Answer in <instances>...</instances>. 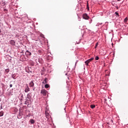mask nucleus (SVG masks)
Instances as JSON below:
<instances>
[{
  "mask_svg": "<svg viewBox=\"0 0 128 128\" xmlns=\"http://www.w3.org/2000/svg\"><path fill=\"white\" fill-rule=\"evenodd\" d=\"M30 98H31L30 95L28 94L27 95V98H26V101L25 102L26 104H29L30 103L28 102H30Z\"/></svg>",
  "mask_w": 128,
  "mask_h": 128,
  "instance_id": "nucleus-1",
  "label": "nucleus"
},
{
  "mask_svg": "<svg viewBox=\"0 0 128 128\" xmlns=\"http://www.w3.org/2000/svg\"><path fill=\"white\" fill-rule=\"evenodd\" d=\"M94 58H92L90 59H88V60H86L84 63L86 64V66H88V64H90V62H92V60H94Z\"/></svg>",
  "mask_w": 128,
  "mask_h": 128,
  "instance_id": "nucleus-2",
  "label": "nucleus"
},
{
  "mask_svg": "<svg viewBox=\"0 0 128 128\" xmlns=\"http://www.w3.org/2000/svg\"><path fill=\"white\" fill-rule=\"evenodd\" d=\"M40 92L41 94H43V96H46V93L48 92V91H46V90H41Z\"/></svg>",
  "mask_w": 128,
  "mask_h": 128,
  "instance_id": "nucleus-3",
  "label": "nucleus"
},
{
  "mask_svg": "<svg viewBox=\"0 0 128 128\" xmlns=\"http://www.w3.org/2000/svg\"><path fill=\"white\" fill-rule=\"evenodd\" d=\"M30 88H34V80L30 81V82L29 84Z\"/></svg>",
  "mask_w": 128,
  "mask_h": 128,
  "instance_id": "nucleus-4",
  "label": "nucleus"
},
{
  "mask_svg": "<svg viewBox=\"0 0 128 128\" xmlns=\"http://www.w3.org/2000/svg\"><path fill=\"white\" fill-rule=\"evenodd\" d=\"M45 115H46V118H48V119L50 118V114H48V112L46 111L45 112Z\"/></svg>",
  "mask_w": 128,
  "mask_h": 128,
  "instance_id": "nucleus-5",
  "label": "nucleus"
},
{
  "mask_svg": "<svg viewBox=\"0 0 128 128\" xmlns=\"http://www.w3.org/2000/svg\"><path fill=\"white\" fill-rule=\"evenodd\" d=\"M83 18L84 20H88V14H84Z\"/></svg>",
  "mask_w": 128,
  "mask_h": 128,
  "instance_id": "nucleus-6",
  "label": "nucleus"
},
{
  "mask_svg": "<svg viewBox=\"0 0 128 128\" xmlns=\"http://www.w3.org/2000/svg\"><path fill=\"white\" fill-rule=\"evenodd\" d=\"M48 82V79L47 78H46L44 80V81L42 82V84H47Z\"/></svg>",
  "mask_w": 128,
  "mask_h": 128,
  "instance_id": "nucleus-7",
  "label": "nucleus"
},
{
  "mask_svg": "<svg viewBox=\"0 0 128 128\" xmlns=\"http://www.w3.org/2000/svg\"><path fill=\"white\" fill-rule=\"evenodd\" d=\"M10 44H12V46H14L16 44V42H14V40H11L10 41Z\"/></svg>",
  "mask_w": 128,
  "mask_h": 128,
  "instance_id": "nucleus-8",
  "label": "nucleus"
},
{
  "mask_svg": "<svg viewBox=\"0 0 128 128\" xmlns=\"http://www.w3.org/2000/svg\"><path fill=\"white\" fill-rule=\"evenodd\" d=\"M26 54L27 56H32V52H29L28 50H26Z\"/></svg>",
  "mask_w": 128,
  "mask_h": 128,
  "instance_id": "nucleus-9",
  "label": "nucleus"
},
{
  "mask_svg": "<svg viewBox=\"0 0 128 128\" xmlns=\"http://www.w3.org/2000/svg\"><path fill=\"white\" fill-rule=\"evenodd\" d=\"M25 92H30V88H28V86L24 90Z\"/></svg>",
  "mask_w": 128,
  "mask_h": 128,
  "instance_id": "nucleus-10",
  "label": "nucleus"
},
{
  "mask_svg": "<svg viewBox=\"0 0 128 128\" xmlns=\"http://www.w3.org/2000/svg\"><path fill=\"white\" fill-rule=\"evenodd\" d=\"M86 9L88 10H90V6H88V2H87Z\"/></svg>",
  "mask_w": 128,
  "mask_h": 128,
  "instance_id": "nucleus-11",
  "label": "nucleus"
},
{
  "mask_svg": "<svg viewBox=\"0 0 128 128\" xmlns=\"http://www.w3.org/2000/svg\"><path fill=\"white\" fill-rule=\"evenodd\" d=\"M90 107L92 109H94V108H96V105H94V104L90 105Z\"/></svg>",
  "mask_w": 128,
  "mask_h": 128,
  "instance_id": "nucleus-12",
  "label": "nucleus"
},
{
  "mask_svg": "<svg viewBox=\"0 0 128 128\" xmlns=\"http://www.w3.org/2000/svg\"><path fill=\"white\" fill-rule=\"evenodd\" d=\"M4 116V112L3 111L0 112V116Z\"/></svg>",
  "mask_w": 128,
  "mask_h": 128,
  "instance_id": "nucleus-13",
  "label": "nucleus"
},
{
  "mask_svg": "<svg viewBox=\"0 0 128 128\" xmlns=\"http://www.w3.org/2000/svg\"><path fill=\"white\" fill-rule=\"evenodd\" d=\"M30 122L31 124H34V119H31V120H30Z\"/></svg>",
  "mask_w": 128,
  "mask_h": 128,
  "instance_id": "nucleus-14",
  "label": "nucleus"
},
{
  "mask_svg": "<svg viewBox=\"0 0 128 128\" xmlns=\"http://www.w3.org/2000/svg\"><path fill=\"white\" fill-rule=\"evenodd\" d=\"M49 87H50V85L48 84H45L46 88H48Z\"/></svg>",
  "mask_w": 128,
  "mask_h": 128,
  "instance_id": "nucleus-15",
  "label": "nucleus"
},
{
  "mask_svg": "<svg viewBox=\"0 0 128 128\" xmlns=\"http://www.w3.org/2000/svg\"><path fill=\"white\" fill-rule=\"evenodd\" d=\"M128 18H126L124 19V22H128Z\"/></svg>",
  "mask_w": 128,
  "mask_h": 128,
  "instance_id": "nucleus-16",
  "label": "nucleus"
},
{
  "mask_svg": "<svg viewBox=\"0 0 128 128\" xmlns=\"http://www.w3.org/2000/svg\"><path fill=\"white\" fill-rule=\"evenodd\" d=\"M10 72V69L8 68L5 70V72H6L7 74Z\"/></svg>",
  "mask_w": 128,
  "mask_h": 128,
  "instance_id": "nucleus-17",
  "label": "nucleus"
},
{
  "mask_svg": "<svg viewBox=\"0 0 128 128\" xmlns=\"http://www.w3.org/2000/svg\"><path fill=\"white\" fill-rule=\"evenodd\" d=\"M100 58L98 56H96V58H95V60H98V59H99Z\"/></svg>",
  "mask_w": 128,
  "mask_h": 128,
  "instance_id": "nucleus-18",
  "label": "nucleus"
},
{
  "mask_svg": "<svg viewBox=\"0 0 128 128\" xmlns=\"http://www.w3.org/2000/svg\"><path fill=\"white\" fill-rule=\"evenodd\" d=\"M40 36L42 37V38H44V35L43 34H40Z\"/></svg>",
  "mask_w": 128,
  "mask_h": 128,
  "instance_id": "nucleus-19",
  "label": "nucleus"
},
{
  "mask_svg": "<svg viewBox=\"0 0 128 128\" xmlns=\"http://www.w3.org/2000/svg\"><path fill=\"white\" fill-rule=\"evenodd\" d=\"M115 14H116V16H118V12H116Z\"/></svg>",
  "mask_w": 128,
  "mask_h": 128,
  "instance_id": "nucleus-20",
  "label": "nucleus"
},
{
  "mask_svg": "<svg viewBox=\"0 0 128 128\" xmlns=\"http://www.w3.org/2000/svg\"><path fill=\"white\" fill-rule=\"evenodd\" d=\"M12 78H14V80H16V78L14 77V75H12Z\"/></svg>",
  "mask_w": 128,
  "mask_h": 128,
  "instance_id": "nucleus-21",
  "label": "nucleus"
},
{
  "mask_svg": "<svg viewBox=\"0 0 128 128\" xmlns=\"http://www.w3.org/2000/svg\"><path fill=\"white\" fill-rule=\"evenodd\" d=\"M98 43H96L95 46V48H96V46H98Z\"/></svg>",
  "mask_w": 128,
  "mask_h": 128,
  "instance_id": "nucleus-22",
  "label": "nucleus"
},
{
  "mask_svg": "<svg viewBox=\"0 0 128 128\" xmlns=\"http://www.w3.org/2000/svg\"><path fill=\"white\" fill-rule=\"evenodd\" d=\"M10 88H12V84H10Z\"/></svg>",
  "mask_w": 128,
  "mask_h": 128,
  "instance_id": "nucleus-23",
  "label": "nucleus"
},
{
  "mask_svg": "<svg viewBox=\"0 0 128 128\" xmlns=\"http://www.w3.org/2000/svg\"><path fill=\"white\" fill-rule=\"evenodd\" d=\"M4 12H6L8 10L6 9L4 10Z\"/></svg>",
  "mask_w": 128,
  "mask_h": 128,
  "instance_id": "nucleus-24",
  "label": "nucleus"
},
{
  "mask_svg": "<svg viewBox=\"0 0 128 128\" xmlns=\"http://www.w3.org/2000/svg\"><path fill=\"white\" fill-rule=\"evenodd\" d=\"M118 0V2H120V0Z\"/></svg>",
  "mask_w": 128,
  "mask_h": 128,
  "instance_id": "nucleus-25",
  "label": "nucleus"
},
{
  "mask_svg": "<svg viewBox=\"0 0 128 128\" xmlns=\"http://www.w3.org/2000/svg\"><path fill=\"white\" fill-rule=\"evenodd\" d=\"M33 90H34V88Z\"/></svg>",
  "mask_w": 128,
  "mask_h": 128,
  "instance_id": "nucleus-26",
  "label": "nucleus"
}]
</instances>
